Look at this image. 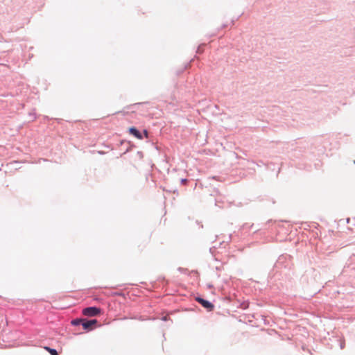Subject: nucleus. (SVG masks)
<instances>
[{"mask_svg":"<svg viewBox=\"0 0 355 355\" xmlns=\"http://www.w3.org/2000/svg\"><path fill=\"white\" fill-rule=\"evenodd\" d=\"M101 312V309L94 306L87 307L83 310V315L89 317L98 315Z\"/></svg>","mask_w":355,"mask_h":355,"instance_id":"f257e3e1","label":"nucleus"},{"mask_svg":"<svg viewBox=\"0 0 355 355\" xmlns=\"http://www.w3.org/2000/svg\"><path fill=\"white\" fill-rule=\"evenodd\" d=\"M97 323L96 320H83L82 322V326L85 330L90 331L94 329V325Z\"/></svg>","mask_w":355,"mask_h":355,"instance_id":"f03ea898","label":"nucleus"},{"mask_svg":"<svg viewBox=\"0 0 355 355\" xmlns=\"http://www.w3.org/2000/svg\"><path fill=\"white\" fill-rule=\"evenodd\" d=\"M197 301L202 304V306H204L205 308L206 309H212L214 308V305L209 302V301L207 300H205L204 299H202V298H197Z\"/></svg>","mask_w":355,"mask_h":355,"instance_id":"7ed1b4c3","label":"nucleus"},{"mask_svg":"<svg viewBox=\"0 0 355 355\" xmlns=\"http://www.w3.org/2000/svg\"><path fill=\"white\" fill-rule=\"evenodd\" d=\"M129 132H130V135H133L134 137H135L138 139H143L142 135L135 127L130 128H129Z\"/></svg>","mask_w":355,"mask_h":355,"instance_id":"20e7f679","label":"nucleus"},{"mask_svg":"<svg viewBox=\"0 0 355 355\" xmlns=\"http://www.w3.org/2000/svg\"><path fill=\"white\" fill-rule=\"evenodd\" d=\"M46 350H47L51 355H58V352L55 349H51L49 347H44Z\"/></svg>","mask_w":355,"mask_h":355,"instance_id":"39448f33","label":"nucleus"},{"mask_svg":"<svg viewBox=\"0 0 355 355\" xmlns=\"http://www.w3.org/2000/svg\"><path fill=\"white\" fill-rule=\"evenodd\" d=\"M83 320H81V319H76V320H72L71 324L74 326L82 324Z\"/></svg>","mask_w":355,"mask_h":355,"instance_id":"423d86ee","label":"nucleus"},{"mask_svg":"<svg viewBox=\"0 0 355 355\" xmlns=\"http://www.w3.org/2000/svg\"><path fill=\"white\" fill-rule=\"evenodd\" d=\"M181 182H182V184H186V183H187V179H182V180H181Z\"/></svg>","mask_w":355,"mask_h":355,"instance_id":"0eeeda50","label":"nucleus"},{"mask_svg":"<svg viewBox=\"0 0 355 355\" xmlns=\"http://www.w3.org/2000/svg\"><path fill=\"white\" fill-rule=\"evenodd\" d=\"M144 135L146 137H148V132L146 130L144 131Z\"/></svg>","mask_w":355,"mask_h":355,"instance_id":"6e6552de","label":"nucleus"}]
</instances>
